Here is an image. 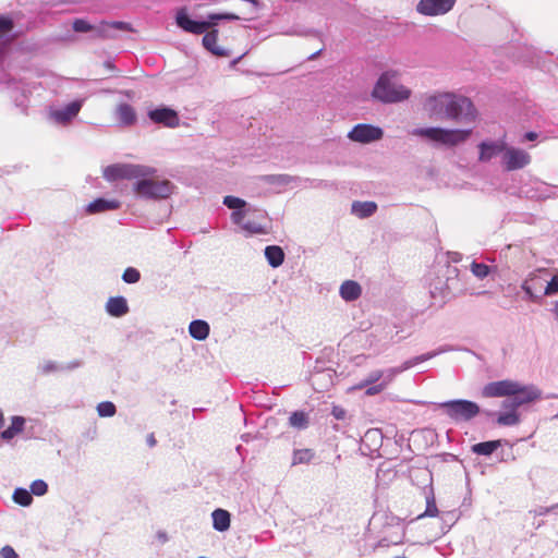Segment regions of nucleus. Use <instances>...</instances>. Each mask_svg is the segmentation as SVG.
<instances>
[{
    "instance_id": "nucleus-5",
    "label": "nucleus",
    "mask_w": 558,
    "mask_h": 558,
    "mask_svg": "<svg viewBox=\"0 0 558 558\" xmlns=\"http://www.w3.org/2000/svg\"><path fill=\"white\" fill-rule=\"evenodd\" d=\"M157 173L146 174L135 178L133 183V192L138 199L143 201H162L170 197L173 193L174 184L168 180H156Z\"/></svg>"
},
{
    "instance_id": "nucleus-39",
    "label": "nucleus",
    "mask_w": 558,
    "mask_h": 558,
    "mask_svg": "<svg viewBox=\"0 0 558 558\" xmlns=\"http://www.w3.org/2000/svg\"><path fill=\"white\" fill-rule=\"evenodd\" d=\"M122 280L129 284L136 283L141 280V272L134 267H128L122 274Z\"/></svg>"
},
{
    "instance_id": "nucleus-13",
    "label": "nucleus",
    "mask_w": 558,
    "mask_h": 558,
    "mask_svg": "<svg viewBox=\"0 0 558 558\" xmlns=\"http://www.w3.org/2000/svg\"><path fill=\"white\" fill-rule=\"evenodd\" d=\"M531 162V156L523 149L508 146L501 157V163L507 171L523 169Z\"/></svg>"
},
{
    "instance_id": "nucleus-58",
    "label": "nucleus",
    "mask_w": 558,
    "mask_h": 558,
    "mask_svg": "<svg viewBox=\"0 0 558 558\" xmlns=\"http://www.w3.org/2000/svg\"><path fill=\"white\" fill-rule=\"evenodd\" d=\"M258 216H266V211H259V215Z\"/></svg>"
},
{
    "instance_id": "nucleus-52",
    "label": "nucleus",
    "mask_w": 558,
    "mask_h": 558,
    "mask_svg": "<svg viewBox=\"0 0 558 558\" xmlns=\"http://www.w3.org/2000/svg\"><path fill=\"white\" fill-rule=\"evenodd\" d=\"M452 514L450 512H446V513H441V520L445 522V523H448L449 520H452Z\"/></svg>"
},
{
    "instance_id": "nucleus-37",
    "label": "nucleus",
    "mask_w": 558,
    "mask_h": 558,
    "mask_svg": "<svg viewBox=\"0 0 558 558\" xmlns=\"http://www.w3.org/2000/svg\"><path fill=\"white\" fill-rule=\"evenodd\" d=\"M471 271L477 279H485L492 272V267L484 263L473 260L471 264Z\"/></svg>"
},
{
    "instance_id": "nucleus-7",
    "label": "nucleus",
    "mask_w": 558,
    "mask_h": 558,
    "mask_svg": "<svg viewBox=\"0 0 558 558\" xmlns=\"http://www.w3.org/2000/svg\"><path fill=\"white\" fill-rule=\"evenodd\" d=\"M72 28L76 33H93V38L111 39L116 38V32H132V25L122 21L106 22L101 21L92 24L85 19H75Z\"/></svg>"
},
{
    "instance_id": "nucleus-10",
    "label": "nucleus",
    "mask_w": 558,
    "mask_h": 558,
    "mask_svg": "<svg viewBox=\"0 0 558 558\" xmlns=\"http://www.w3.org/2000/svg\"><path fill=\"white\" fill-rule=\"evenodd\" d=\"M158 170L155 167L140 163H113L104 168L102 175L108 182L119 180H134L137 177L155 174Z\"/></svg>"
},
{
    "instance_id": "nucleus-43",
    "label": "nucleus",
    "mask_w": 558,
    "mask_h": 558,
    "mask_svg": "<svg viewBox=\"0 0 558 558\" xmlns=\"http://www.w3.org/2000/svg\"><path fill=\"white\" fill-rule=\"evenodd\" d=\"M363 389H365V395L366 396H376V395H379L380 392H383L386 388L384 387V385H381L380 383H378L377 385H368L366 387H364Z\"/></svg>"
},
{
    "instance_id": "nucleus-17",
    "label": "nucleus",
    "mask_w": 558,
    "mask_h": 558,
    "mask_svg": "<svg viewBox=\"0 0 558 558\" xmlns=\"http://www.w3.org/2000/svg\"><path fill=\"white\" fill-rule=\"evenodd\" d=\"M83 99H75L64 107L54 110L51 116L56 122L65 124L72 121L81 111L83 107Z\"/></svg>"
},
{
    "instance_id": "nucleus-55",
    "label": "nucleus",
    "mask_w": 558,
    "mask_h": 558,
    "mask_svg": "<svg viewBox=\"0 0 558 558\" xmlns=\"http://www.w3.org/2000/svg\"><path fill=\"white\" fill-rule=\"evenodd\" d=\"M3 424H4V417H3L2 411L0 410V428L3 426Z\"/></svg>"
},
{
    "instance_id": "nucleus-31",
    "label": "nucleus",
    "mask_w": 558,
    "mask_h": 558,
    "mask_svg": "<svg viewBox=\"0 0 558 558\" xmlns=\"http://www.w3.org/2000/svg\"><path fill=\"white\" fill-rule=\"evenodd\" d=\"M289 424L291 427L296 429H305L308 427L310 418L307 413L304 411H294L289 416Z\"/></svg>"
},
{
    "instance_id": "nucleus-11",
    "label": "nucleus",
    "mask_w": 558,
    "mask_h": 558,
    "mask_svg": "<svg viewBox=\"0 0 558 558\" xmlns=\"http://www.w3.org/2000/svg\"><path fill=\"white\" fill-rule=\"evenodd\" d=\"M437 407L454 422H469L481 413L480 405L466 399L448 400L437 403Z\"/></svg>"
},
{
    "instance_id": "nucleus-26",
    "label": "nucleus",
    "mask_w": 558,
    "mask_h": 558,
    "mask_svg": "<svg viewBox=\"0 0 558 558\" xmlns=\"http://www.w3.org/2000/svg\"><path fill=\"white\" fill-rule=\"evenodd\" d=\"M340 296L347 302H353L361 296L362 288L353 280H347L340 286Z\"/></svg>"
},
{
    "instance_id": "nucleus-22",
    "label": "nucleus",
    "mask_w": 558,
    "mask_h": 558,
    "mask_svg": "<svg viewBox=\"0 0 558 558\" xmlns=\"http://www.w3.org/2000/svg\"><path fill=\"white\" fill-rule=\"evenodd\" d=\"M265 258L272 268H278L284 262V251L279 245H267L264 250Z\"/></svg>"
},
{
    "instance_id": "nucleus-9",
    "label": "nucleus",
    "mask_w": 558,
    "mask_h": 558,
    "mask_svg": "<svg viewBox=\"0 0 558 558\" xmlns=\"http://www.w3.org/2000/svg\"><path fill=\"white\" fill-rule=\"evenodd\" d=\"M452 350H453V348L451 345H447V344L440 345L439 348H437L433 351L411 357V359L404 361L399 366L379 369V374L381 375L380 384L384 385L385 388H387L399 374L418 365L420 363L426 362L433 357H436L442 353H446V352H449Z\"/></svg>"
},
{
    "instance_id": "nucleus-3",
    "label": "nucleus",
    "mask_w": 558,
    "mask_h": 558,
    "mask_svg": "<svg viewBox=\"0 0 558 558\" xmlns=\"http://www.w3.org/2000/svg\"><path fill=\"white\" fill-rule=\"evenodd\" d=\"M423 109L435 120H450L457 123H472L476 109L470 98L449 92L436 93L425 98Z\"/></svg>"
},
{
    "instance_id": "nucleus-18",
    "label": "nucleus",
    "mask_w": 558,
    "mask_h": 558,
    "mask_svg": "<svg viewBox=\"0 0 558 558\" xmlns=\"http://www.w3.org/2000/svg\"><path fill=\"white\" fill-rule=\"evenodd\" d=\"M121 207V202L116 198L98 197L90 202L86 207L85 211L88 215H97L107 211L118 210Z\"/></svg>"
},
{
    "instance_id": "nucleus-30",
    "label": "nucleus",
    "mask_w": 558,
    "mask_h": 558,
    "mask_svg": "<svg viewBox=\"0 0 558 558\" xmlns=\"http://www.w3.org/2000/svg\"><path fill=\"white\" fill-rule=\"evenodd\" d=\"M82 365L81 361H72L66 364H58L53 361H47L44 364L40 365V369L44 374H50L52 372H64V371H72Z\"/></svg>"
},
{
    "instance_id": "nucleus-59",
    "label": "nucleus",
    "mask_w": 558,
    "mask_h": 558,
    "mask_svg": "<svg viewBox=\"0 0 558 558\" xmlns=\"http://www.w3.org/2000/svg\"><path fill=\"white\" fill-rule=\"evenodd\" d=\"M395 558H405V557H395Z\"/></svg>"
},
{
    "instance_id": "nucleus-45",
    "label": "nucleus",
    "mask_w": 558,
    "mask_h": 558,
    "mask_svg": "<svg viewBox=\"0 0 558 558\" xmlns=\"http://www.w3.org/2000/svg\"><path fill=\"white\" fill-rule=\"evenodd\" d=\"M345 410L340 408V407H333L332 409V415L337 418V420H344L345 418Z\"/></svg>"
},
{
    "instance_id": "nucleus-48",
    "label": "nucleus",
    "mask_w": 558,
    "mask_h": 558,
    "mask_svg": "<svg viewBox=\"0 0 558 558\" xmlns=\"http://www.w3.org/2000/svg\"><path fill=\"white\" fill-rule=\"evenodd\" d=\"M156 537L161 544H165L168 542V535L165 531H158L156 534Z\"/></svg>"
},
{
    "instance_id": "nucleus-36",
    "label": "nucleus",
    "mask_w": 558,
    "mask_h": 558,
    "mask_svg": "<svg viewBox=\"0 0 558 558\" xmlns=\"http://www.w3.org/2000/svg\"><path fill=\"white\" fill-rule=\"evenodd\" d=\"M380 377L379 369H373L354 386V389H363L368 385H377L380 383Z\"/></svg>"
},
{
    "instance_id": "nucleus-6",
    "label": "nucleus",
    "mask_w": 558,
    "mask_h": 558,
    "mask_svg": "<svg viewBox=\"0 0 558 558\" xmlns=\"http://www.w3.org/2000/svg\"><path fill=\"white\" fill-rule=\"evenodd\" d=\"M395 77L396 72L393 71L381 73L373 87L372 97L383 104L407 100L411 96V90L403 85L395 84L392 82Z\"/></svg>"
},
{
    "instance_id": "nucleus-14",
    "label": "nucleus",
    "mask_w": 558,
    "mask_h": 558,
    "mask_svg": "<svg viewBox=\"0 0 558 558\" xmlns=\"http://www.w3.org/2000/svg\"><path fill=\"white\" fill-rule=\"evenodd\" d=\"M457 0H420L416 12L425 16L445 15L452 10Z\"/></svg>"
},
{
    "instance_id": "nucleus-25",
    "label": "nucleus",
    "mask_w": 558,
    "mask_h": 558,
    "mask_svg": "<svg viewBox=\"0 0 558 558\" xmlns=\"http://www.w3.org/2000/svg\"><path fill=\"white\" fill-rule=\"evenodd\" d=\"M213 527L218 532H226L230 529L231 514L229 511L218 508L211 512Z\"/></svg>"
},
{
    "instance_id": "nucleus-51",
    "label": "nucleus",
    "mask_w": 558,
    "mask_h": 558,
    "mask_svg": "<svg viewBox=\"0 0 558 558\" xmlns=\"http://www.w3.org/2000/svg\"><path fill=\"white\" fill-rule=\"evenodd\" d=\"M146 441H147V445H148L150 448L155 447V446H156V444H157L156 438H155V436H154V434H153V433H151V434H149V435L147 436Z\"/></svg>"
},
{
    "instance_id": "nucleus-28",
    "label": "nucleus",
    "mask_w": 558,
    "mask_h": 558,
    "mask_svg": "<svg viewBox=\"0 0 558 558\" xmlns=\"http://www.w3.org/2000/svg\"><path fill=\"white\" fill-rule=\"evenodd\" d=\"M377 210V204L375 202H359L352 203L351 211L356 217L364 219L373 216Z\"/></svg>"
},
{
    "instance_id": "nucleus-56",
    "label": "nucleus",
    "mask_w": 558,
    "mask_h": 558,
    "mask_svg": "<svg viewBox=\"0 0 558 558\" xmlns=\"http://www.w3.org/2000/svg\"><path fill=\"white\" fill-rule=\"evenodd\" d=\"M373 435H377V430H368L365 436L371 437Z\"/></svg>"
},
{
    "instance_id": "nucleus-29",
    "label": "nucleus",
    "mask_w": 558,
    "mask_h": 558,
    "mask_svg": "<svg viewBox=\"0 0 558 558\" xmlns=\"http://www.w3.org/2000/svg\"><path fill=\"white\" fill-rule=\"evenodd\" d=\"M502 444L501 439L497 440H487L474 444L471 447V451L477 456L489 457L493 452H495Z\"/></svg>"
},
{
    "instance_id": "nucleus-24",
    "label": "nucleus",
    "mask_w": 558,
    "mask_h": 558,
    "mask_svg": "<svg viewBox=\"0 0 558 558\" xmlns=\"http://www.w3.org/2000/svg\"><path fill=\"white\" fill-rule=\"evenodd\" d=\"M24 426L25 418L20 415H14L11 417L10 426L0 433V438L2 440L10 441L24 430Z\"/></svg>"
},
{
    "instance_id": "nucleus-16",
    "label": "nucleus",
    "mask_w": 558,
    "mask_h": 558,
    "mask_svg": "<svg viewBox=\"0 0 558 558\" xmlns=\"http://www.w3.org/2000/svg\"><path fill=\"white\" fill-rule=\"evenodd\" d=\"M507 148V143L502 138L494 140V141H483L478 144L480 161L486 162L492 158L504 155Z\"/></svg>"
},
{
    "instance_id": "nucleus-32",
    "label": "nucleus",
    "mask_w": 558,
    "mask_h": 558,
    "mask_svg": "<svg viewBox=\"0 0 558 558\" xmlns=\"http://www.w3.org/2000/svg\"><path fill=\"white\" fill-rule=\"evenodd\" d=\"M12 500L22 507H29L33 504V496L28 489L16 487L12 494Z\"/></svg>"
},
{
    "instance_id": "nucleus-8",
    "label": "nucleus",
    "mask_w": 558,
    "mask_h": 558,
    "mask_svg": "<svg viewBox=\"0 0 558 558\" xmlns=\"http://www.w3.org/2000/svg\"><path fill=\"white\" fill-rule=\"evenodd\" d=\"M411 134L435 143L454 146L466 141L471 135V130H447L438 126H428L414 129Z\"/></svg>"
},
{
    "instance_id": "nucleus-35",
    "label": "nucleus",
    "mask_w": 558,
    "mask_h": 558,
    "mask_svg": "<svg viewBox=\"0 0 558 558\" xmlns=\"http://www.w3.org/2000/svg\"><path fill=\"white\" fill-rule=\"evenodd\" d=\"M242 230L246 232V235H253V234H266L268 232V229L266 226H263L259 222L256 221H243L240 223Z\"/></svg>"
},
{
    "instance_id": "nucleus-49",
    "label": "nucleus",
    "mask_w": 558,
    "mask_h": 558,
    "mask_svg": "<svg viewBox=\"0 0 558 558\" xmlns=\"http://www.w3.org/2000/svg\"><path fill=\"white\" fill-rule=\"evenodd\" d=\"M537 133L536 132H533V131H530V132H526L523 136V141H529V142H532V141H535L537 138Z\"/></svg>"
},
{
    "instance_id": "nucleus-15",
    "label": "nucleus",
    "mask_w": 558,
    "mask_h": 558,
    "mask_svg": "<svg viewBox=\"0 0 558 558\" xmlns=\"http://www.w3.org/2000/svg\"><path fill=\"white\" fill-rule=\"evenodd\" d=\"M148 118L156 124H161L166 128H177L180 124L178 112L167 106H159L150 109L147 113Z\"/></svg>"
},
{
    "instance_id": "nucleus-27",
    "label": "nucleus",
    "mask_w": 558,
    "mask_h": 558,
    "mask_svg": "<svg viewBox=\"0 0 558 558\" xmlns=\"http://www.w3.org/2000/svg\"><path fill=\"white\" fill-rule=\"evenodd\" d=\"M424 496L426 501V508L425 511L417 515V519H422L425 517L434 518L439 514V510L436 505V498L434 494V489L432 486L424 487Z\"/></svg>"
},
{
    "instance_id": "nucleus-54",
    "label": "nucleus",
    "mask_w": 558,
    "mask_h": 558,
    "mask_svg": "<svg viewBox=\"0 0 558 558\" xmlns=\"http://www.w3.org/2000/svg\"><path fill=\"white\" fill-rule=\"evenodd\" d=\"M548 508H549L550 513L551 512L558 513V502Z\"/></svg>"
},
{
    "instance_id": "nucleus-50",
    "label": "nucleus",
    "mask_w": 558,
    "mask_h": 558,
    "mask_svg": "<svg viewBox=\"0 0 558 558\" xmlns=\"http://www.w3.org/2000/svg\"><path fill=\"white\" fill-rule=\"evenodd\" d=\"M247 54V51L242 53L241 56L236 57L235 59H233L231 62H230V68L231 69H234L236 66V64Z\"/></svg>"
},
{
    "instance_id": "nucleus-46",
    "label": "nucleus",
    "mask_w": 558,
    "mask_h": 558,
    "mask_svg": "<svg viewBox=\"0 0 558 558\" xmlns=\"http://www.w3.org/2000/svg\"><path fill=\"white\" fill-rule=\"evenodd\" d=\"M292 180L293 178L288 174H279L276 177V182L280 184H289Z\"/></svg>"
},
{
    "instance_id": "nucleus-53",
    "label": "nucleus",
    "mask_w": 558,
    "mask_h": 558,
    "mask_svg": "<svg viewBox=\"0 0 558 558\" xmlns=\"http://www.w3.org/2000/svg\"><path fill=\"white\" fill-rule=\"evenodd\" d=\"M323 49H319L315 52H313L310 57H308V60H315L320 53H322Z\"/></svg>"
},
{
    "instance_id": "nucleus-19",
    "label": "nucleus",
    "mask_w": 558,
    "mask_h": 558,
    "mask_svg": "<svg viewBox=\"0 0 558 558\" xmlns=\"http://www.w3.org/2000/svg\"><path fill=\"white\" fill-rule=\"evenodd\" d=\"M223 205L230 209H233L231 214V221L234 225L242 223V220L245 217L244 207L246 206V202L240 197L227 195L223 197Z\"/></svg>"
},
{
    "instance_id": "nucleus-23",
    "label": "nucleus",
    "mask_w": 558,
    "mask_h": 558,
    "mask_svg": "<svg viewBox=\"0 0 558 558\" xmlns=\"http://www.w3.org/2000/svg\"><path fill=\"white\" fill-rule=\"evenodd\" d=\"M189 332L193 339L204 341L209 336L210 327L206 320L194 319L189 325Z\"/></svg>"
},
{
    "instance_id": "nucleus-44",
    "label": "nucleus",
    "mask_w": 558,
    "mask_h": 558,
    "mask_svg": "<svg viewBox=\"0 0 558 558\" xmlns=\"http://www.w3.org/2000/svg\"><path fill=\"white\" fill-rule=\"evenodd\" d=\"M0 558H19V555L12 546L5 545L0 549Z\"/></svg>"
},
{
    "instance_id": "nucleus-38",
    "label": "nucleus",
    "mask_w": 558,
    "mask_h": 558,
    "mask_svg": "<svg viewBox=\"0 0 558 558\" xmlns=\"http://www.w3.org/2000/svg\"><path fill=\"white\" fill-rule=\"evenodd\" d=\"M97 413L100 417H111L117 413V407L111 401H102L97 405Z\"/></svg>"
},
{
    "instance_id": "nucleus-1",
    "label": "nucleus",
    "mask_w": 558,
    "mask_h": 558,
    "mask_svg": "<svg viewBox=\"0 0 558 558\" xmlns=\"http://www.w3.org/2000/svg\"><path fill=\"white\" fill-rule=\"evenodd\" d=\"M485 398H500L501 412H488L487 415L496 416V424L499 426H515L521 422L518 409L522 405L533 403L542 398V390L534 385H523L515 380L504 379L486 384L482 389Z\"/></svg>"
},
{
    "instance_id": "nucleus-34",
    "label": "nucleus",
    "mask_w": 558,
    "mask_h": 558,
    "mask_svg": "<svg viewBox=\"0 0 558 558\" xmlns=\"http://www.w3.org/2000/svg\"><path fill=\"white\" fill-rule=\"evenodd\" d=\"M538 282H539V279H531V280L523 281V283L521 284V289L524 291V293L526 295V300L536 302L542 298V295H544L543 293L542 294L536 293V290H537L536 283H538Z\"/></svg>"
},
{
    "instance_id": "nucleus-42",
    "label": "nucleus",
    "mask_w": 558,
    "mask_h": 558,
    "mask_svg": "<svg viewBox=\"0 0 558 558\" xmlns=\"http://www.w3.org/2000/svg\"><path fill=\"white\" fill-rule=\"evenodd\" d=\"M399 530H401V529L399 527ZM402 536H403V533H402V531H400L398 533L397 537H395V538L383 537L379 541V546H390V545L400 544V543H402Z\"/></svg>"
},
{
    "instance_id": "nucleus-47",
    "label": "nucleus",
    "mask_w": 558,
    "mask_h": 558,
    "mask_svg": "<svg viewBox=\"0 0 558 558\" xmlns=\"http://www.w3.org/2000/svg\"><path fill=\"white\" fill-rule=\"evenodd\" d=\"M534 513H535V515H539V517H542V515H547V514H549V513H550V511H549V508H548V507H538V508H536V509L534 510Z\"/></svg>"
},
{
    "instance_id": "nucleus-12",
    "label": "nucleus",
    "mask_w": 558,
    "mask_h": 558,
    "mask_svg": "<svg viewBox=\"0 0 558 558\" xmlns=\"http://www.w3.org/2000/svg\"><path fill=\"white\" fill-rule=\"evenodd\" d=\"M384 131L379 126L367 123H359L348 133V137L357 143L368 144L381 140Z\"/></svg>"
},
{
    "instance_id": "nucleus-20",
    "label": "nucleus",
    "mask_w": 558,
    "mask_h": 558,
    "mask_svg": "<svg viewBox=\"0 0 558 558\" xmlns=\"http://www.w3.org/2000/svg\"><path fill=\"white\" fill-rule=\"evenodd\" d=\"M130 311L128 301L124 296L118 295V296H111L108 299L106 303V312L111 317H123L126 315Z\"/></svg>"
},
{
    "instance_id": "nucleus-41",
    "label": "nucleus",
    "mask_w": 558,
    "mask_h": 558,
    "mask_svg": "<svg viewBox=\"0 0 558 558\" xmlns=\"http://www.w3.org/2000/svg\"><path fill=\"white\" fill-rule=\"evenodd\" d=\"M558 293V276H553L544 288V295H554Z\"/></svg>"
},
{
    "instance_id": "nucleus-2",
    "label": "nucleus",
    "mask_w": 558,
    "mask_h": 558,
    "mask_svg": "<svg viewBox=\"0 0 558 558\" xmlns=\"http://www.w3.org/2000/svg\"><path fill=\"white\" fill-rule=\"evenodd\" d=\"M175 24L183 32L193 35H203L202 45L213 56L222 58L229 57L231 51L217 45L219 31L217 26L222 21H238L240 16L235 13L218 12L208 13L202 20L192 19L185 7L180 8L175 13Z\"/></svg>"
},
{
    "instance_id": "nucleus-57",
    "label": "nucleus",
    "mask_w": 558,
    "mask_h": 558,
    "mask_svg": "<svg viewBox=\"0 0 558 558\" xmlns=\"http://www.w3.org/2000/svg\"><path fill=\"white\" fill-rule=\"evenodd\" d=\"M315 372L318 374V373H320V372H322V369H320V368H318V366L316 365V366H315Z\"/></svg>"
},
{
    "instance_id": "nucleus-4",
    "label": "nucleus",
    "mask_w": 558,
    "mask_h": 558,
    "mask_svg": "<svg viewBox=\"0 0 558 558\" xmlns=\"http://www.w3.org/2000/svg\"><path fill=\"white\" fill-rule=\"evenodd\" d=\"M14 28L13 20L0 14V85L10 93L14 105L26 112L28 108V96L31 94L29 84L21 78H15L10 72L5 70L4 63L12 43V31Z\"/></svg>"
},
{
    "instance_id": "nucleus-21",
    "label": "nucleus",
    "mask_w": 558,
    "mask_h": 558,
    "mask_svg": "<svg viewBox=\"0 0 558 558\" xmlns=\"http://www.w3.org/2000/svg\"><path fill=\"white\" fill-rule=\"evenodd\" d=\"M116 118L120 124L130 126L136 122V112L131 105L122 102L116 109Z\"/></svg>"
},
{
    "instance_id": "nucleus-40",
    "label": "nucleus",
    "mask_w": 558,
    "mask_h": 558,
    "mask_svg": "<svg viewBox=\"0 0 558 558\" xmlns=\"http://www.w3.org/2000/svg\"><path fill=\"white\" fill-rule=\"evenodd\" d=\"M29 492L32 493V496L33 495L38 496V497L44 496L48 492V484L44 480H35L31 484Z\"/></svg>"
},
{
    "instance_id": "nucleus-33",
    "label": "nucleus",
    "mask_w": 558,
    "mask_h": 558,
    "mask_svg": "<svg viewBox=\"0 0 558 558\" xmlns=\"http://www.w3.org/2000/svg\"><path fill=\"white\" fill-rule=\"evenodd\" d=\"M315 457L312 449H294L292 454V465L308 464Z\"/></svg>"
}]
</instances>
